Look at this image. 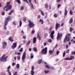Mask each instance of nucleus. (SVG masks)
Listing matches in <instances>:
<instances>
[{
  "instance_id": "1",
  "label": "nucleus",
  "mask_w": 75,
  "mask_h": 75,
  "mask_svg": "<svg viewBox=\"0 0 75 75\" xmlns=\"http://www.w3.org/2000/svg\"><path fill=\"white\" fill-rule=\"evenodd\" d=\"M10 2H8L7 3V4L4 7V11H5V8H7L6 10V11H8L9 10H10L11 8V7H12V6L11 5H10Z\"/></svg>"
},
{
  "instance_id": "2",
  "label": "nucleus",
  "mask_w": 75,
  "mask_h": 75,
  "mask_svg": "<svg viewBox=\"0 0 75 75\" xmlns=\"http://www.w3.org/2000/svg\"><path fill=\"white\" fill-rule=\"evenodd\" d=\"M10 16H8L5 19L4 22L5 25L4 26V30H7V27H6V26L7 25V24H8V21H9V20H10Z\"/></svg>"
},
{
  "instance_id": "3",
  "label": "nucleus",
  "mask_w": 75,
  "mask_h": 75,
  "mask_svg": "<svg viewBox=\"0 0 75 75\" xmlns=\"http://www.w3.org/2000/svg\"><path fill=\"white\" fill-rule=\"evenodd\" d=\"M7 58H8V56H6V57H5V56L3 55L0 58V60L1 61H4V62H6V59Z\"/></svg>"
},
{
  "instance_id": "4",
  "label": "nucleus",
  "mask_w": 75,
  "mask_h": 75,
  "mask_svg": "<svg viewBox=\"0 0 75 75\" xmlns=\"http://www.w3.org/2000/svg\"><path fill=\"white\" fill-rule=\"evenodd\" d=\"M62 34H59V33H58L57 37V41H59V40H61V38H62Z\"/></svg>"
},
{
  "instance_id": "5",
  "label": "nucleus",
  "mask_w": 75,
  "mask_h": 75,
  "mask_svg": "<svg viewBox=\"0 0 75 75\" xmlns=\"http://www.w3.org/2000/svg\"><path fill=\"white\" fill-rule=\"evenodd\" d=\"M71 39V38L70 37H68V35H66L65 37V39L64 40V42H65L66 41H69V40Z\"/></svg>"
},
{
  "instance_id": "6",
  "label": "nucleus",
  "mask_w": 75,
  "mask_h": 75,
  "mask_svg": "<svg viewBox=\"0 0 75 75\" xmlns=\"http://www.w3.org/2000/svg\"><path fill=\"white\" fill-rule=\"evenodd\" d=\"M28 22L29 23V26L30 27V28L33 27V26H34V24L33 23V22H31L30 20H29L28 21Z\"/></svg>"
},
{
  "instance_id": "7",
  "label": "nucleus",
  "mask_w": 75,
  "mask_h": 75,
  "mask_svg": "<svg viewBox=\"0 0 75 75\" xmlns=\"http://www.w3.org/2000/svg\"><path fill=\"white\" fill-rule=\"evenodd\" d=\"M26 56V53L25 50L24 52L22 58V59L23 60V62L25 61V56Z\"/></svg>"
},
{
  "instance_id": "8",
  "label": "nucleus",
  "mask_w": 75,
  "mask_h": 75,
  "mask_svg": "<svg viewBox=\"0 0 75 75\" xmlns=\"http://www.w3.org/2000/svg\"><path fill=\"white\" fill-rule=\"evenodd\" d=\"M47 47H46L42 50V54H44V53L45 54H47Z\"/></svg>"
},
{
  "instance_id": "9",
  "label": "nucleus",
  "mask_w": 75,
  "mask_h": 75,
  "mask_svg": "<svg viewBox=\"0 0 75 75\" xmlns=\"http://www.w3.org/2000/svg\"><path fill=\"white\" fill-rule=\"evenodd\" d=\"M7 47V43L5 42H3L2 43V48L3 49H6Z\"/></svg>"
},
{
  "instance_id": "10",
  "label": "nucleus",
  "mask_w": 75,
  "mask_h": 75,
  "mask_svg": "<svg viewBox=\"0 0 75 75\" xmlns=\"http://www.w3.org/2000/svg\"><path fill=\"white\" fill-rule=\"evenodd\" d=\"M34 67L33 66H32L31 67V70L30 71L31 74L33 75L35 74V72L34 71Z\"/></svg>"
},
{
  "instance_id": "11",
  "label": "nucleus",
  "mask_w": 75,
  "mask_h": 75,
  "mask_svg": "<svg viewBox=\"0 0 75 75\" xmlns=\"http://www.w3.org/2000/svg\"><path fill=\"white\" fill-rule=\"evenodd\" d=\"M60 24H58V23H56V24L55 25V28L56 31H57V30L58 28H59V27H60Z\"/></svg>"
},
{
  "instance_id": "12",
  "label": "nucleus",
  "mask_w": 75,
  "mask_h": 75,
  "mask_svg": "<svg viewBox=\"0 0 75 75\" xmlns=\"http://www.w3.org/2000/svg\"><path fill=\"white\" fill-rule=\"evenodd\" d=\"M17 47V43H13V45L11 46V47L12 49H14L15 48Z\"/></svg>"
},
{
  "instance_id": "13",
  "label": "nucleus",
  "mask_w": 75,
  "mask_h": 75,
  "mask_svg": "<svg viewBox=\"0 0 75 75\" xmlns=\"http://www.w3.org/2000/svg\"><path fill=\"white\" fill-rule=\"evenodd\" d=\"M54 30H52L50 35L51 38L52 40L54 39Z\"/></svg>"
},
{
  "instance_id": "14",
  "label": "nucleus",
  "mask_w": 75,
  "mask_h": 75,
  "mask_svg": "<svg viewBox=\"0 0 75 75\" xmlns=\"http://www.w3.org/2000/svg\"><path fill=\"white\" fill-rule=\"evenodd\" d=\"M54 48H53L52 50V51L51 50H49V53L50 54H53V52L54 51Z\"/></svg>"
},
{
  "instance_id": "15",
  "label": "nucleus",
  "mask_w": 75,
  "mask_h": 75,
  "mask_svg": "<svg viewBox=\"0 0 75 75\" xmlns=\"http://www.w3.org/2000/svg\"><path fill=\"white\" fill-rule=\"evenodd\" d=\"M37 41V38L35 37H34L33 39V44H35Z\"/></svg>"
},
{
  "instance_id": "16",
  "label": "nucleus",
  "mask_w": 75,
  "mask_h": 75,
  "mask_svg": "<svg viewBox=\"0 0 75 75\" xmlns=\"http://www.w3.org/2000/svg\"><path fill=\"white\" fill-rule=\"evenodd\" d=\"M72 22H73V19L72 18H71L70 19L69 21V23L70 24H71V23H72Z\"/></svg>"
},
{
  "instance_id": "17",
  "label": "nucleus",
  "mask_w": 75,
  "mask_h": 75,
  "mask_svg": "<svg viewBox=\"0 0 75 75\" xmlns=\"http://www.w3.org/2000/svg\"><path fill=\"white\" fill-rule=\"evenodd\" d=\"M67 9H65V11H64V16H67Z\"/></svg>"
},
{
  "instance_id": "18",
  "label": "nucleus",
  "mask_w": 75,
  "mask_h": 75,
  "mask_svg": "<svg viewBox=\"0 0 75 75\" xmlns=\"http://www.w3.org/2000/svg\"><path fill=\"white\" fill-rule=\"evenodd\" d=\"M14 12V10H12L9 13H8V15H11L13 13V12Z\"/></svg>"
},
{
  "instance_id": "19",
  "label": "nucleus",
  "mask_w": 75,
  "mask_h": 75,
  "mask_svg": "<svg viewBox=\"0 0 75 75\" xmlns=\"http://www.w3.org/2000/svg\"><path fill=\"white\" fill-rule=\"evenodd\" d=\"M74 57L73 56H71L69 58L70 61L71 60H72V59H74Z\"/></svg>"
},
{
  "instance_id": "20",
  "label": "nucleus",
  "mask_w": 75,
  "mask_h": 75,
  "mask_svg": "<svg viewBox=\"0 0 75 75\" xmlns=\"http://www.w3.org/2000/svg\"><path fill=\"white\" fill-rule=\"evenodd\" d=\"M39 22L40 23H41V22H42V23H41V24H44V22L43 21V20H42V19H40L39 20Z\"/></svg>"
},
{
  "instance_id": "21",
  "label": "nucleus",
  "mask_w": 75,
  "mask_h": 75,
  "mask_svg": "<svg viewBox=\"0 0 75 75\" xmlns=\"http://www.w3.org/2000/svg\"><path fill=\"white\" fill-rule=\"evenodd\" d=\"M33 51H35V52H37V47H34L33 48Z\"/></svg>"
},
{
  "instance_id": "22",
  "label": "nucleus",
  "mask_w": 75,
  "mask_h": 75,
  "mask_svg": "<svg viewBox=\"0 0 75 75\" xmlns=\"http://www.w3.org/2000/svg\"><path fill=\"white\" fill-rule=\"evenodd\" d=\"M30 58H31V59H33V58H34V55H33V54L31 53L30 54Z\"/></svg>"
},
{
  "instance_id": "23",
  "label": "nucleus",
  "mask_w": 75,
  "mask_h": 75,
  "mask_svg": "<svg viewBox=\"0 0 75 75\" xmlns=\"http://www.w3.org/2000/svg\"><path fill=\"white\" fill-rule=\"evenodd\" d=\"M74 30L71 27L70 28L69 31L71 33L72 31H74Z\"/></svg>"
},
{
  "instance_id": "24",
  "label": "nucleus",
  "mask_w": 75,
  "mask_h": 75,
  "mask_svg": "<svg viewBox=\"0 0 75 75\" xmlns=\"http://www.w3.org/2000/svg\"><path fill=\"white\" fill-rule=\"evenodd\" d=\"M40 11L41 14H42V16H44V12H43L42 10H40Z\"/></svg>"
},
{
  "instance_id": "25",
  "label": "nucleus",
  "mask_w": 75,
  "mask_h": 75,
  "mask_svg": "<svg viewBox=\"0 0 75 75\" xmlns=\"http://www.w3.org/2000/svg\"><path fill=\"white\" fill-rule=\"evenodd\" d=\"M16 1L18 4H21V1L20 0H16Z\"/></svg>"
},
{
  "instance_id": "26",
  "label": "nucleus",
  "mask_w": 75,
  "mask_h": 75,
  "mask_svg": "<svg viewBox=\"0 0 75 75\" xmlns=\"http://www.w3.org/2000/svg\"><path fill=\"white\" fill-rule=\"evenodd\" d=\"M23 48H21L19 50V52H23Z\"/></svg>"
},
{
  "instance_id": "27",
  "label": "nucleus",
  "mask_w": 75,
  "mask_h": 75,
  "mask_svg": "<svg viewBox=\"0 0 75 75\" xmlns=\"http://www.w3.org/2000/svg\"><path fill=\"white\" fill-rule=\"evenodd\" d=\"M55 18H57L58 17V14H54L53 16Z\"/></svg>"
},
{
  "instance_id": "28",
  "label": "nucleus",
  "mask_w": 75,
  "mask_h": 75,
  "mask_svg": "<svg viewBox=\"0 0 75 75\" xmlns=\"http://www.w3.org/2000/svg\"><path fill=\"white\" fill-rule=\"evenodd\" d=\"M7 71L8 72V75H11V72L10 71V70H8Z\"/></svg>"
},
{
  "instance_id": "29",
  "label": "nucleus",
  "mask_w": 75,
  "mask_h": 75,
  "mask_svg": "<svg viewBox=\"0 0 75 75\" xmlns=\"http://www.w3.org/2000/svg\"><path fill=\"white\" fill-rule=\"evenodd\" d=\"M44 72L45 74H48V72H50L49 70H45Z\"/></svg>"
},
{
  "instance_id": "30",
  "label": "nucleus",
  "mask_w": 75,
  "mask_h": 75,
  "mask_svg": "<svg viewBox=\"0 0 75 75\" xmlns=\"http://www.w3.org/2000/svg\"><path fill=\"white\" fill-rule=\"evenodd\" d=\"M16 67L17 69L19 68H20V65L19 64H17L16 65Z\"/></svg>"
},
{
  "instance_id": "31",
  "label": "nucleus",
  "mask_w": 75,
  "mask_h": 75,
  "mask_svg": "<svg viewBox=\"0 0 75 75\" xmlns=\"http://www.w3.org/2000/svg\"><path fill=\"white\" fill-rule=\"evenodd\" d=\"M64 60H68V61H70V60L69 59V58L67 57L66 58H65L64 59Z\"/></svg>"
},
{
  "instance_id": "32",
  "label": "nucleus",
  "mask_w": 75,
  "mask_h": 75,
  "mask_svg": "<svg viewBox=\"0 0 75 75\" xmlns=\"http://www.w3.org/2000/svg\"><path fill=\"white\" fill-rule=\"evenodd\" d=\"M31 7L33 8V9H34V6H33V4L32 3H30Z\"/></svg>"
},
{
  "instance_id": "33",
  "label": "nucleus",
  "mask_w": 75,
  "mask_h": 75,
  "mask_svg": "<svg viewBox=\"0 0 75 75\" xmlns=\"http://www.w3.org/2000/svg\"><path fill=\"white\" fill-rule=\"evenodd\" d=\"M47 41L48 42H51L52 41V40L51 39H49Z\"/></svg>"
},
{
  "instance_id": "34",
  "label": "nucleus",
  "mask_w": 75,
  "mask_h": 75,
  "mask_svg": "<svg viewBox=\"0 0 75 75\" xmlns=\"http://www.w3.org/2000/svg\"><path fill=\"white\" fill-rule=\"evenodd\" d=\"M42 61V59H40V60H39L38 61V63L39 64H40L41 63V62Z\"/></svg>"
},
{
  "instance_id": "35",
  "label": "nucleus",
  "mask_w": 75,
  "mask_h": 75,
  "mask_svg": "<svg viewBox=\"0 0 75 75\" xmlns=\"http://www.w3.org/2000/svg\"><path fill=\"white\" fill-rule=\"evenodd\" d=\"M37 38H38L39 40H41V38H40V36L39 35L37 36Z\"/></svg>"
},
{
  "instance_id": "36",
  "label": "nucleus",
  "mask_w": 75,
  "mask_h": 75,
  "mask_svg": "<svg viewBox=\"0 0 75 75\" xmlns=\"http://www.w3.org/2000/svg\"><path fill=\"white\" fill-rule=\"evenodd\" d=\"M19 24H20V27H21V25H22V22L21 21H19Z\"/></svg>"
},
{
  "instance_id": "37",
  "label": "nucleus",
  "mask_w": 75,
  "mask_h": 75,
  "mask_svg": "<svg viewBox=\"0 0 75 75\" xmlns=\"http://www.w3.org/2000/svg\"><path fill=\"white\" fill-rule=\"evenodd\" d=\"M66 54V52H65V51H64V53L63 54V57H65V55Z\"/></svg>"
},
{
  "instance_id": "38",
  "label": "nucleus",
  "mask_w": 75,
  "mask_h": 75,
  "mask_svg": "<svg viewBox=\"0 0 75 75\" xmlns=\"http://www.w3.org/2000/svg\"><path fill=\"white\" fill-rule=\"evenodd\" d=\"M45 8H48V4H46L45 5Z\"/></svg>"
},
{
  "instance_id": "39",
  "label": "nucleus",
  "mask_w": 75,
  "mask_h": 75,
  "mask_svg": "<svg viewBox=\"0 0 75 75\" xmlns=\"http://www.w3.org/2000/svg\"><path fill=\"white\" fill-rule=\"evenodd\" d=\"M17 59L18 61H19L20 59V57L19 56H18L17 57Z\"/></svg>"
},
{
  "instance_id": "40",
  "label": "nucleus",
  "mask_w": 75,
  "mask_h": 75,
  "mask_svg": "<svg viewBox=\"0 0 75 75\" xmlns=\"http://www.w3.org/2000/svg\"><path fill=\"white\" fill-rule=\"evenodd\" d=\"M30 44V41H29L27 42L26 45H28Z\"/></svg>"
},
{
  "instance_id": "41",
  "label": "nucleus",
  "mask_w": 75,
  "mask_h": 75,
  "mask_svg": "<svg viewBox=\"0 0 75 75\" xmlns=\"http://www.w3.org/2000/svg\"><path fill=\"white\" fill-rule=\"evenodd\" d=\"M23 1H25V2H26L28 4H29V2H28V1L27 0H23Z\"/></svg>"
},
{
  "instance_id": "42",
  "label": "nucleus",
  "mask_w": 75,
  "mask_h": 75,
  "mask_svg": "<svg viewBox=\"0 0 75 75\" xmlns=\"http://www.w3.org/2000/svg\"><path fill=\"white\" fill-rule=\"evenodd\" d=\"M46 68H47L48 69H50V67L48 65H46L45 66Z\"/></svg>"
},
{
  "instance_id": "43",
  "label": "nucleus",
  "mask_w": 75,
  "mask_h": 75,
  "mask_svg": "<svg viewBox=\"0 0 75 75\" xmlns=\"http://www.w3.org/2000/svg\"><path fill=\"white\" fill-rule=\"evenodd\" d=\"M61 4H59L57 5V8H59L60 7H61Z\"/></svg>"
},
{
  "instance_id": "44",
  "label": "nucleus",
  "mask_w": 75,
  "mask_h": 75,
  "mask_svg": "<svg viewBox=\"0 0 75 75\" xmlns=\"http://www.w3.org/2000/svg\"><path fill=\"white\" fill-rule=\"evenodd\" d=\"M47 36H48V34L47 33H45V37H47Z\"/></svg>"
},
{
  "instance_id": "45",
  "label": "nucleus",
  "mask_w": 75,
  "mask_h": 75,
  "mask_svg": "<svg viewBox=\"0 0 75 75\" xmlns=\"http://www.w3.org/2000/svg\"><path fill=\"white\" fill-rule=\"evenodd\" d=\"M45 14H46V16H45V18H47V16H48V13H46Z\"/></svg>"
},
{
  "instance_id": "46",
  "label": "nucleus",
  "mask_w": 75,
  "mask_h": 75,
  "mask_svg": "<svg viewBox=\"0 0 75 75\" xmlns=\"http://www.w3.org/2000/svg\"><path fill=\"white\" fill-rule=\"evenodd\" d=\"M69 50H67L66 51V53L67 54L69 53Z\"/></svg>"
},
{
  "instance_id": "47",
  "label": "nucleus",
  "mask_w": 75,
  "mask_h": 75,
  "mask_svg": "<svg viewBox=\"0 0 75 75\" xmlns=\"http://www.w3.org/2000/svg\"><path fill=\"white\" fill-rule=\"evenodd\" d=\"M24 6H22L21 8V10H23L24 9Z\"/></svg>"
},
{
  "instance_id": "48",
  "label": "nucleus",
  "mask_w": 75,
  "mask_h": 75,
  "mask_svg": "<svg viewBox=\"0 0 75 75\" xmlns=\"http://www.w3.org/2000/svg\"><path fill=\"white\" fill-rule=\"evenodd\" d=\"M71 54H72L73 55H75V51L72 52Z\"/></svg>"
},
{
  "instance_id": "49",
  "label": "nucleus",
  "mask_w": 75,
  "mask_h": 75,
  "mask_svg": "<svg viewBox=\"0 0 75 75\" xmlns=\"http://www.w3.org/2000/svg\"><path fill=\"white\" fill-rule=\"evenodd\" d=\"M17 75V72H15L13 75Z\"/></svg>"
},
{
  "instance_id": "50",
  "label": "nucleus",
  "mask_w": 75,
  "mask_h": 75,
  "mask_svg": "<svg viewBox=\"0 0 75 75\" xmlns=\"http://www.w3.org/2000/svg\"><path fill=\"white\" fill-rule=\"evenodd\" d=\"M70 14H73L72 11L71 10H70Z\"/></svg>"
},
{
  "instance_id": "51",
  "label": "nucleus",
  "mask_w": 75,
  "mask_h": 75,
  "mask_svg": "<svg viewBox=\"0 0 75 75\" xmlns=\"http://www.w3.org/2000/svg\"><path fill=\"white\" fill-rule=\"evenodd\" d=\"M35 33V31L34 30H33L32 31V34H33Z\"/></svg>"
},
{
  "instance_id": "52",
  "label": "nucleus",
  "mask_w": 75,
  "mask_h": 75,
  "mask_svg": "<svg viewBox=\"0 0 75 75\" xmlns=\"http://www.w3.org/2000/svg\"><path fill=\"white\" fill-rule=\"evenodd\" d=\"M23 20L24 21H26V17H25L23 19Z\"/></svg>"
},
{
  "instance_id": "53",
  "label": "nucleus",
  "mask_w": 75,
  "mask_h": 75,
  "mask_svg": "<svg viewBox=\"0 0 75 75\" xmlns=\"http://www.w3.org/2000/svg\"><path fill=\"white\" fill-rule=\"evenodd\" d=\"M12 38V37H11V36L9 38H8L9 40V41H10V40H11Z\"/></svg>"
},
{
  "instance_id": "54",
  "label": "nucleus",
  "mask_w": 75,
  "mask_h": 75,
  "mask_svg": "<svg viewBox=\"0 0 75 75\" xmlns=\"http://www.w3.org/2000/svg\"><path fill=\"white\" fill-rule=\"evenodd\" d=\"M9 33H10V32H9V31H8L6 32V34H7V35H8V34H9Z\"/></svg>"
},
{
  "instance_id": "55",
  "label": "nucleus",
  "mask_w": 75,
  "mask_h": 75,
  "mask_svg": "<svg viewBox=\"0 0 75 75\" xmlns=\"http://www.w3.org/2000/svg\"><path fill=\"white\" fill-rule=\"evenodd\" d=\"M57 54V55H58V54H59V51H57V52H56Z\"/></svg>"
},
{
  "instance_id": "56",
  "label": "nucleus",
  "mask_w": 75,
  "mask_h": 75,
  "mask_svg": "<svg viewBox=\"0 0 75 75\" xmlns=\"http://www.w3.org/2000/svg\"><path fill=\"white\" fill-rule=\"evenodd\" d=\"M4 14H5V13H4V12H3L2 13V16H4Z\"/></svg>"
},
{
  "instance_id": "57",
  "label": "nucleus",
  "mask_w": 75,
  "mask_h": 75,
  "mask_svg": "<svg viewBox=\"0 0 75 75\" xmlns=\"http://www.w3.org/2000/svg\"><path fill=\"white\" fill-rule=\"evenodd\" d=\"M68 37H70L71 38V34H68Z\"/></svg>"
},
{
  "instance_id": "58",
  "label": "nucleus",
  "mask_w": 75,
  "mask_h": 75,
  "mask_svg": "<svg viewBox=\"0 0 75 75\" xmlns=\"http://www.w3.org/2000/svg\"><path fill=\"white\" fill-rule=\"evenodd\" d=\"M58 44H57L56 45L55 47H54L55 48H56L57 47H58Z\"/></svg>"
},
{
  "instance_id": "59",
  "label": "nucleus",
  "mask_w": 75,
  "mask_h": 75,
  "mask_svg": "<svg viewBox=\"0 0 75 75\" xmlns=\"http://www.w3.org/2000/svg\"><path fill=\"white\" fill-rule=\"evenodd\" d=\"M16 65V63H13V64H12V66L13 67L14 66V65Z\"/></svg>"
},
{
  "instance_id": "60",
  "label": "nucleus",
  "mask_w": 75,
  "mask_h": 75,
  "mask_svg": "<svg viewBox=\"0 0 75 75\" xmlns=\"http://www.w3.org/2000/svg\"><path fill=\"white\" fill-rule=\"evenodd\" d=\"M27 42V40H24L23 41V43H26Z\"/></svg>"
},
{
  "instance_id": "61",
  "label": "nucleus",
  "mask_w": 75,
  "mask_h": 75,
  "mask_svg": "<svg viewBox=\"0 0 75 75\" xmlns=\"http://www.w3.org/2000/svg\"><path fill=\"white\" fill-rule=\"evenodd\" d=\"M51 69H54V67H51Z\"/></svg>"
},
{
  "instance_id": "62",
  "label": "nucleus",
  "mask_w": 75,
  "mask_h": 75,
  "mask_svg": "<svg viewBox=\"0 0 75 75\" xmlns=\"http://www.w3.org/2000/svg\"><path fill=\"white\" fill-rule=\"evenodd\" d=\"M52 30V27H50V31H51Z\"/></svg>"
},
{
  "instance_id": "63",
  "label": "nucleus",
  "mask_w": 75,
  "mask_h": 75,
  "mask_svg": "<svg viewBox=\"0 0 75 75\" xmlns=\"http://www.w3.org/2000/svg\"><path fill=\"white\" fill-rule=\"evenodd\" d=\"M32 50V49L31 48H29V51H31V50Z\"/></svg>"
},
{
  "instance_id": "64",
  "label": "nucleus",
  "mask_w": 75,
  "mask_h": 75,
  "mask_svg": "<svg viewBox=\"0 0 75 75\" xmlns=\"http://www.w3.org/2000/svg\"><path fill=\"white\" fill-rule=\"evenodd\" d=\"M44 46H45V45H47V43H44Z\"/></svg>"
}]
</instances>
